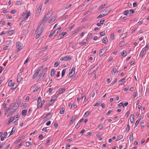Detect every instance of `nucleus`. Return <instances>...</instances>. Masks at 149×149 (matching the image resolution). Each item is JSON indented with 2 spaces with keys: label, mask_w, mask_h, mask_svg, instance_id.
<instances>
[{
  "label": "nucleus",
  "mask_w": 149,
  "mask_h": 149,
  "mask_svg": "<svg viewBox=\"0 0 149 149\" xmlns=\"http://www.w3.org/2000/svg\"><path fill=\"white\" fill-rule=\"evenodd\" d=\"M16 47L17 49L16 51L19 52L22 48V44L20 42H18L16 43Z\"/></svg>",
  "instance_id": "nucleus-1"
},
{
  "label": "nucleus",
  "mask_w": 149,
  "mask_h": 149,
  "mask_svg": "<svg viewBox=\"0 0 149 149\" xmlns=\"http://www.w3.org/2000/svg\"><path fill=\"white\" fill-rule=\"evenodd\" d=\"M61 29V27H60L59 28H58L57 30H56L54 31H53V30H52L51 31V33H50L49 37H51L52 35H53L54 33H56V34H57L60 31V30Z\"/></svg>",
  "instance_id": "nucleus-2"
},
{
  "label": "nucleus",
  "mask_w": 149,
  "mask_h": 149,
  "mask_svg": "<svg viewBox=\"0 0 149 149\" xmlns=\"http://www.w3.org/2000/svg\"><path fill=\"white\" fill-rule=\"evenodd\" d=\"M71 58L70 56H67L64 57H62L61 58L60 60L62 61H67V60L70 61L71 60Z\"/></svg>",
  "instance_id": "nucleus-3"
},
{
  "label": "nucleus",
  "mask_w": 149,
  "mask_h": 149,
  "mask_svg": "<svg viewBox=\"0 0 149 149\" xmlns=\"http://www.w3.org/2000/svg\"><path fill=\"white\" fill-rule=\"evenodd\" d=\"M20 104V101L19 100H17L15 102H14L13 105L16 106V107L18 108Z\"/></svg>",
  "instance_id": "nucleus-4"
},
{
  "label": "nucleus",
  "mask_w": 149,
  "mask_h": 149,
  "mask_svg": "<svg viewBox=\"0 0 149 149\" xmlns=\"http://www.w3.org/2000/svg\"><path fill=\"white\" fill-rule=\"evenodd\" d=\"M53 13V11H52L50 10L48 12V13L47 14L45 15V17H46V18L48 19L52 15Z\"/></svg>",
  "instance_id": "nucleus-5"
},
{
  "label": "nucleus",
  "mask_w": 149,
  "mask_h": 149,
  "mask_svg": "<svg viewBox=\"0 0 149 149\" xmlns=\"http://www.w3.org/2000/svg\"><path fill=\"white\" fill-rule=\"evenodd\" d=\"M77 116H72V119L70 120L69 123V125H71L72 124L74 120L77 118Z\"/></svg>",
  "instance_id": "nucleus-6"
},
{
  "label": "nucleus",
  "mask_w": 149,
  "mask_h": 149,
  "mask_svg": "<svg viewBox=\"0 0 149 149\" xmlns=\"http://www.w3.org/2000/svg\"><path fill=\"white\" fill-rule=\"evenodd\" d=\"M67 33L66 32H63L62 33L60 34V35L58 36V39H60L63 37L65 35H66Z\"/></svg>",
  "instance_id": "nucleus-7"
},
{
  "label": "nucleus",
  "mask_w": 149,
  "mask_h": 149,
  "mask_svg": "<svg viewBox=\"0 0 149 149\" xmlns=\"http://www.w3.org/2000/svg\"><path fill=\"white\" fill-rule=\"evenodd\" d=\"M41 70V69H39L38 71H37L35 72V73L34 74V75L33 76L32 78L33 79H35L37 77L39 72Z\"/></svg>",
  "instance_id": "nucleus-8"
},
{
  "label": "nucleus",
  "mask_w": 149,
  "mask_h": 149,
  "mask_svg": "<svg viewBox=\"0 0 149 149\" xmlns=\"http://www.w3.org/2000/svg\"><path fill=\"white\" fill-rule=\"evenodd\" d=\"M42 8V5L41 4L40 5L39 7L37 9V13H38V14H40V13L41 11V9Z\"/></svg>",
  "instance_id": "nucleus-9"
},
{
  "label": "nucleus",
  "mask_w": 149,
  "mask_h": 149,
  "mask_svg": "<svg viewBox=\"0 0 149 149\" xmlns=\"http://www.w3.org/2000/svg\"><path fill=\"white\" fill-rule=\"evenodd\" d=\"M22 78L21 77L20 74H19L17 76V81L18 82H20L22 80Z\"/></svg>",
  "instance_id": "nucleus-10"
},
{
  "label": "nucleus",
  "mask_w": 149,
  "mask_h": 149,
  "mask_svg": "<svg viewBox=\"0 0 149 149\" xmlns=\"http://www.w3.org/2000/svg\"><path fill=\"white\" fill-rule=\"evenodd\" d=\"M117 71V69L115 68H113L111 71V73L112 75L114 74Z\"/></svg>",
  "instance_id": "nucleus-11"
},
{
  "label": "nucleus",
  "mask_w": 149,
  "mask_h": 149,
  "mask_svg": "<svg viewBox=\"0 0 149 149\" xmlns=\"http://www.w3.org/2000/svg\"><path fill=\"white\" fill-rule=\"evenodd\" d=\"M42 33V31H40V30H39L37 32L36 35V38L37 39L38 38L40 35Z\"/></svg>",
  "instance_id": "nucleus-12"
},
{
  "label": "nucleus",
  "mask_w": 149,
  "mask_h": 149,
  "mask_svg": "<svg viewBox=\"0 0 149 149\" xmlns=\"http://www.w3.org/2000/svg\"><path fill=\"white\" fill-rule=\"evenodd\" d=\"M48 20V19H47L46 17H45V16L44 17L43 19L42 20V21H40V23H45Z\"/></svg>",
  "instance_id": "nucleus-13"
},
{
  "label": "nucleus",
  "mask_w": 149,
  "mask_h": 149,
  "mask_svg": "<svg viewBox=\"0 0 149 149\" xmlns=\"http://www.w3.org/2000/svg\"><path fill=\"white\" fill-rule=\"evenodd\" d=\"M130 121L131 123H132L134 121V115L133 114H132L130 115Z\"/></svg>",
  "instance_id": "nucleus-14"
},
{
  "label": "nucleus",
  "mask_w": 149,
  "mask_h": 149,
  "mask_svg": "<svg viewBox=\"0 0 149 149\" xmlns=\"http://www.w3.org/2000/svg\"><path fill=\"white\" fill-rule=\"evenodd\" d=\"M146 53V52L142 49L140 54V56L142 58L144 55Z\"/></svg>",
  "instance_id": "nucleus-15"
},
{
  "label": "nucleus",
  "mask_w": 149,
  "mask_h": 149,
  "mask_svg": "<svg viewBox=\"0 0 149 149\" xmlns=\"http://www.w3.org/2000/svg\"><path fill=\"white\" fill-rule=\"evenodd\" d=\"M102 42L105 44H107L108 42V40L107 37H104L102 39Z\"/></svg>",
  "instance_id": "nucleus-16"
},
{
  "label": "nucleus",
  "mask_w": 149,
  "mask_h": 149,
  "mask_svg": "<svg viewBox=\"0 0 149 149\" xmlns=\"http://www.w3.org/2000/svg\"><path fill=\"white\" fill-rule=\"evenodd\" d=\"M27 113V110H23L22 111V115L23 116H25L26 115Z\"/></svg>",
  "instance_id": "nucleus-17"
},
{
  "label": "nucleus",
  "mask_w": 149,
  "mask_h": 149,
  "mask_svg": "<svg viewBox=\"0 0 149 149\" xmlns=\"http://www.w3.org/2000/svg\"><path fill=\"white\" fill-rule=\"evenodd\" d=\"M33 88H34L33 92H35V91H37L38 89H39V87L37 85L35 84V86L33 87Z\"/></svg>",
  "instance_id": "nucleus-18"
},
{
  "label": "nucleus",
  "mask_w": 149,
  "mask_h": 149,
  "mask_svg": "<svg viewBox=\"0 0 149 149\" xmlns=\"http://www.w3.org/2000/svg\"><path fill=\"white\" fill-rule=\"evenodd\" d=\"M121 56H126L127 54V52L125 50H123V51L122 52H121Z\"/></svg>",
  "instance_id": "nucleus-19"
},
{
  "label": "nucleus",
  "mask_w": 149,
  "mask_h": 149,
  "mask_svg": "<svg viewBox=\"0 0 149 149\" xmlns=\"http://www.w3.org/2000/svg\"><path fill=\"white\" fill-rule=\"evenodd\" d=\"M17 87V84L16 83L13 84L12 85V87L10 88L11 90H14Z\"/></svg>",
  "instance_id": "nucleus-20"
},
{
  "label": "nucleus",
  "mask_w": 149,
  "mask_h": 149,
  "mask_svg": "<svg viewBox=\"0 0 149 149\" xmlns=\"http://www.w3.org/2000/svg\"><path fill=\"white\" fill-rule=\"evenodd\" d=\"M126 78L125 77L123 79L120 80L119 81V82H121L120 83V84H123V83H124L125 82V80Z\"/></svg>",
  "instance_id": "nucleus-21"
},
{
  "label": "nucleus",
  "mask_w": 149,
  "mask_h": 149,
  "mask_svg": "<svg viewBox=\"0 0 149 149\" xmlns=\"http://www.w3.org/2000/svg\"><path fill=\"white\" fill-rule=\"evenodd\" d=\"M14 117H13V116L11 117L9 120L7 124H9L10 123L12 122L13 120H14Z\"/></svg>",
  "instance_id": "nucleus-22"
},
{
  "label": "nucleus",
  "mask_w": 149,
  "mask_h": 149,
  "mask_svg": "<svg viewBox=\"0 0 149 149\" xmlns=\"http://www.w3.org/2000/svg\"><path fill=\"white\" fill-rule=\"evenodd\" d=\"M65 90V88H63L61 90L59 91L57 95H59L60 94L62 93L63 92H64Z\"/></svg>",
  "instance_id": "nucleus-23"
},
{
  "label": "nucleus",
  "mask_w": 149,
  "mask_h": 149,
  "mask_svg": "<svg viewBox=\"0 0 149 149\" xmlns=\"http://www.w3.org/2000/svg\"><path fill=\"white\" fill-rule=\"evenodd\" d=\"M13 106V104H11L9 108L8 109H7L5 113H7L9 110L11 109L12 107H11Z\"/></svg>",
  "instance_id": "nucleus-24"
},
{
  "label": "nucleus",
  "mask_w": 149,
  "mask_h": 149,
  "mask_svg": "<svg viewBox=\"0 0 149 149\" xmlns=\"http://www.w3.org/2000/svg\"><path fill=\"white\" fill-rule=\"evenodd\" d=\"M55 71L54 69H52L51 71V76L53 77L54 75Z\"/></svg>",
  "instance_id": "nucleus-25"
},
{
  "label": "nucleus",
  "mask_w": 149,
  "mask_h": 149,
  "mask_svg": "<svg viewBox=\"0 0 149 149\" xmlns=\"http://www.w3.org/2000/svg\"><path fill=\"white\" fill-rule=\"evenodd\" d=\"M15 128H14V127H13L12 130H11V132L10 134V136L12 135L15 132Z\"/></svg>",
  "instance_id": "nucleus-26"
},
{
  "label": "nucleus",
  "mask_w": 149,
  "mask_h": 149,
  "mask_svg": "<svg viewBox=\"0 0 149 149\" xmlns=\"http://www.w3.org/2000/svg\"><path fill=\"white\" fill-rule=\"evenodd\" d=\"M55 17H53L49 21V23H51L54 21L55 20Z\"/></svg>",
  "instance_id": "nucleus-27"
},
{
  "label": "nucleus",
  "mask_w": 149,
  "mask_h": 149,
  "mask_svg": "<svg viewBox=\"0 0 149 149\" xmlns=\"http://www.w3.org/2000/svg\"><path fill=\"white\" fill-rule=\"evenodd\" d=\"M130 13H129V15L130 16H131L132 14L134 13L135 12V10L133 9H131L130 10Z\"/></svg>",
  "instance_id": "nucleus-28"
},
{
  "label": "nucleus",
  "mask_w": 149,
  "mask_h": 149,
  "mask_svg": "<svg viewBox=\"0 0 149 149\" xmlns=\"http://www.w3.org/2000/svg\"><path fill=\"white\" fill-rule=\"evenodd\" d=\"M15 107L16 106H15L13 105V106L11 108L12 110L15 112L16 111V110L18 109V108H17Z\"/></svg>",
  "instance_id": "nucleus-29"
},
{
  "label": "nucleus",
  "mask_w": 149,
  "mask_h": 149,
  "mask_svg": "<svg viewBox=\"0 0 149 149\" xmlns=\"http://www.w3.org/2000/svg\"><path fill=\"white\" fill-rule=\"evenodd\" d=\"M148 45H146V47H145L143 48L142 49L144 51H145V52H146V50L148 49Z\"/></svg>",
  "instance_id": "nucleus-30"
},
{
  "label": "nucleus",
  "mask_w": 149,
  "mask_h": 149,
  "mask_svg": "<svg viewBox=\"0 0 149 149\" xmlns=\"http://www.w3.org/2000/svg\"><path fill=\"white\" fill-rule=\"evenodd\" d=\"M106 15V14L105 15L104 14H100L97 17V18H101L102 17H104V16H105Z\"/></svg>",
  "instance_id": "nucleus-31"
},
{
  "label": "nucleus",
  "mask_w": 149,
  "mask_h": 149,
  "mask_svg": "<svg viewBox=\"0 0 149 149\" xmlns=\"http://www.w3.org/2000/svg\"><path fill=\"white\" fill-rule=\"evenodd\" d=\"M15 112V111L13 110L10 111L8 113L7 116H10L13 114V113H14Z\"/></svg>",
  "instance_id": "nucleus-32"
},
{
  "label": "nucleus",
  "mask_w": 149,
  "mask_h": 149,
  "mask_svg": "<svg viewBox=\"0 0 149 149\" xmlns=\"http://www.w3.org/2000/svg\"><path fill=\"white\" fill-rule=\"evenodd\" d=\"M64 111H65V109L64 107H63L61 110L60 111V113L61 114H63L64 113Z\"/></svg>",
  "instance_id": "nucleus-33"
},
{
  "label": "nucleus",
  "mask_w": 149,
  "mask_h": 149,
  "mask_svg": "<svg viewBox=\"0 0 149 149\" xmlns=\"http://www.w3.org/2000/svg\"><path fill=\"white\" fill-rule=\"evenodd\" d=\"M26 145L27 146H29L31 145V142L29 141H28L26 142Z\"/></svg>",
  "instance_id": "nucleus-34"
},
{
  "label": "nucleus",
  "mask_w": 149,
  "mask_h": 149,
  "mask_svg": "<svg viewBox=\"0 0 149 149\" xmlns=\"http://www.w3.org/2000/svg\"><path fill=\"white\" fill-rule=\"evenodd\" d=\"M52 104V103H48L44 107V109H46L48 106H49L50 105Z\"/></svg>",
  "instance_id": "nucleus-35"
},
{
  "label": "nucleus",
  "mask_w": 149,
  "mask_h": 149,
  "mask_svg": "<svg viewBox=\"0 0 149 149\" xmlns=\"http://www.w3.org/2000/svg\"><path fill=\"white\" fill-rule=\"evenodd\" d=\"M66 72V70L65 69H64L62 71V77H63L64 76V75L65 74Z\"/></svg>",
  "instance_id": "nucleus-36"
},
{
  "label": "nucleus",
  "mask_w": 149,
  "mask_h": 149,
  "mask_svg": "<svg viewBox=\"0 0 149 149\" xmlns=\"http://www.w3.org/2000/svg\"><path fill=\"white\" fill-rule=\"evenodd\" d=\"M115 38L114 33H112L110 36V38L112 40H113Z\"/></svg>",
  "instance_id": "nucleus-37"
},
{
  "label": "nucleus",
  "mask_w": 149,
  "mask_h": 149,
  "mask_svg": "<svg viewBox=\"0 0 149 149\" xmlns=\"http://www.w3.org/2000/svg\"><path fill=\"white\" fill-rule=\"evenodd\" d=\"M41 101V97L40 96L39 97L38 99V103H40Z\"/></svg>",
  "instance_id": "nucleus-38"
},
{
  "label": "nucleus",
  "mask_w": 149,
  "mask_h": 149,
  "mask_svg": "<svg viewBox=\"0 0 149 149\" xmlns=\"http://www.w3.org/2000/svg\"><path fill=\"white\" fill-rule=\"evenodd\" d=\"M15 32V30H10L9 31H8V33H9L10 34H13Z\"/></svg>",
  "instance_id": "nucleus-39"
},
{
  "label": "nucleus",
  "mask_w": 149,
  "mask_h": 149,
  "mask_svg": "<svg viewBox=\"0 0 149 149\" xmlns=\"http://www.w3.org/2000/svg\"><path fill=\"white\" fill-rule=\"evenodd\" d=\"M141 118H140L139 120H137L136 121V123H135V127H136L137 126V125L139 123V121L141 120Z\"/></svg>",
  "instance_id": "nucleus-40"
},
{
  "label": "nucleus",
  "mask_w": 149,
  "mask_h": 149,
  "mask_svg": "<svg viewBox=\"0 0 149 149\" xmlns=\"http://www.w3.org/2000/svg\"><path fill=\"white\" fill-rule=\"evenodd\" d=\"M130 129V127L129 124H128L127 127L126 129V130L127 132H128Z\"/></svg>",
  "instance_id": "nucleus-41"
},
{
  "label": "nucleus",
  "mask_w": 149,
  "mask_h": 149,
  "mask_svg": "<svg viewBox=\"0 0 149 149\" xmlns=\"http://www.w3.org/2000/svg\"><path fill=\"white\" fill-rule=\"evenodd\" d=\"M23 143H21L19 145H18L16 146L15 148L16 149H18L19 147L23 145Z\"/></svg>",
  "instance_id": "nucleus-42"
},
{
  "label": "nucleus",
  "mask_w": 149,
  "mask_h": 149,
  "mask_svg": "<svg viewBox=\"0 0 149 149\" xmlns=\"http://www.w3.org/2000/svg\"><path fill=\"white\" fill-rule=\"evenodd\" d=\"M105 6L106 5L105 4L102 5L99 8V9L100 10L102 9L103 8H104L105 7Z\"/></svg>",
  "instance_id": "nucleus-43"
},
{
  "label": "nucleus",
  "mask_w": 149,
  "mask_h": 149,
  "mask_svg": "<svg viewBox=\"0 0 149 149\" xmlns=\"http://www.w3.org/2000/svg\"><path fill=\"white\" fill-rule=\"evenodd\" d=\"M74 73L72 74V72H70L69 75H68V77L69 78H71L72 77L73 75H74Z\"/></svg>",
  "instance_id": "nucleus-44"
},
{
  "label": "nucleus",
  "mask_w": 149,
  "mask_h": 149,
  "mask_svg": "<svg viewBox=\"0 0 149 149\" xmlns=\"http://www.w3.org/2000/svg\"><path fill=\"white\" fill-rule=\"evenodd\" d=\"M129 139L130 141H132L133 140V134H132L131 135H130Z\"/></svg>",
  "instance_id": "nucleus-45"
},
{
  "label": "nucleus",
  "mask_w": 149,
  "mask_h": 149,
  "mask_svg": "<svg viewBox=\"0 0 149 149\" xmlns=\"http://www.w3.org/2000/svg\"><path fill=\"white\" fill-rule=\"evenodd\" d=\"M75 70V68L74 67H73L70 72H72V74H73L72 73L73 72V73L74 74Z\"/></svg>",
  "instance_id": "nucleus-46"
},
{
  "label": "nucleus",
  "mask_w": 149,
  "mask_h": 149,
  "mask_svg": "<svg viewBox=\"0 0 149 149\" xmlns=\"http://www.w3.org/2000/svg\"><path fill=\"white\" fill-rule=\"evenodd\" d=\"M17 4L18 5H21L22 4V2L20 1H17Z\"/></svg>",
  "instance_id": "nucleus-47"
},
{
  "label": "nucleus",
  "mask_w": 149,
  "mask_h": 149,
  "mask_svg": "<svg viewBox=\"0 0 149 149\" xmlns=\"http://www.w3.org/2000/svg\"><path fill=\"white\" fill-rule=\"evenodd\" d=\"M103 127V126L102 124H100L98 126V128L100 130H101Z\"/></svg>",
  "instance_id": "nucleus-48"
},
{
  "label": "nucleus",
  "mask_w": 149,
  "mask_h": 149,
  "mask_svg": "<svg viewBox=\"0 0 149 149\" xmlns=\"http://www.w3.org/2000/svg\"><path fill=\"white\" fill-rule=\"evenodd\" d=\"M90 112H89V111H87L84 114V116H87L89 114Z\"/></svg>",
  "instance_id": "nucleus-49"
},
{
  "label": "nucleus",
  "mask_w": 149,
  "mask_h": 149,
  "mask_svg": "<svg viewBox=\"0 0 149 149\" xmlns=\"http://www.w3.org/2000/svg\"><path fill=\"white\" fill-rule=\"evenodd\" d=\"M117 81V79L115 78L114 80L111 83V84L110 85H111V84L113 85V84H114Z\"/></svg>",
  "instance_id": "nucleus-50"
},
{
  "label": "nucleus",
  "mask_w": 149,
  "mask_h": 149,
  "mask_svg": "<svg viewBox=\"0 0 149 149\" xmlns=\"http://www.w3.org/2000/svg\"><path fill=\"white\" fill-rule=\"evenodd\" d=\"M128 13H129V11L128 10H125L124 12V14L125 15H127Z\"/></svg>",
  "instance_id": "nucleus-51"
},
{
  "label": "nucleus",
  "mask_w": 149,
  "mask_h": 149,
  "mask_svg": "<svg viewBox=\"0 0 149 149\" xmlns=\"http://www.w3.org/2000/svg\"><path fill=\"white\" fill-rule=\"evenodd\" d=\"M52 116L51 115V116H47L46 118V120H45V121H46V120H49L51 118H52Z\"/></svg>",
  "instance_id": "nucleus-52"
},
{
  "label": "nucleus",
  "mask_w": 149,
  "mask_h": 149,
  "mask_svg": "<svg viewBox=\"0 0 149 149\" xmlns=\"http://www.w3.org/2000/svg\"><path fill=\"white\" fill-rule=\"evenodd\" d=\"M45 102V101L44 100H43L42 101H41V104L40 105V107H42Z\"/></svg>",
  "instance_id": "nucleus-53"
},
{
  "label": "nucleus",
  "mask_w": 149,
  "mask_h": 149,
  "mask_svg": "<svg viewBox=\"0 0 149 149\" xmlns=\"http://www.w3.org/2000/svg\"><path fill=\"white\" fill-rule=\"evenodd\" d=\"M56 98V95H54L52 97V100L54 101Z\"/></svg>",
  "instance_id": "nucleus-54"
},
{
  "label": "nucleus",
  "mask_w": 149,
  "mask_h": 149,
  "mask_svg": "<svg viewBox=\"0 0 149 149\" xmlns=\"http://www.w3.org/2000/svg\"><path fill=\"white\" fill-rule=\"evenodd\" d=\"M127 35V33H124V34H123L121 36V38H124V37L126 36V35Z\"/></svg>",
  "instance_id": "nucleus-55"
},
{
  "label": "nucleus",
  "mask_w": 149,
  "mask_h": 149,
  "mask_svg": "<svg viewBox=\"0 0 149 149\" xmlns=\"http://www.w3.org/2000/svg\"><path fill=\"white\" fill-rule=\"evenodd\" d=\"M105 32L104 31H102L101 33H100V35L101 36H103L105 35Z\"/></svg>",
  "instance_id": "nucleus-56"
},
{
  "label": "nucleus",
  "mask_w": 149,
  "mask_h": 149,
  "mask_svg": "<svg viewBox=\"0 0 149 149\" xmlns=\"http://www.w3.org/2000/svg\"><path fill=\"white\" fill-rule=\"evenodd\" d=\"M13 117H14V120H17L19 119V117L18 115H16L15 116H13Z\"/></svg>",
  "instance_id": "nucleus-57"
},
{
  "label": "nucleus",
  "mask_w": 149,
  "mask_h": 149,
  "mask_svg": "<svg viewBox=\"0 0 149 149\" xmlns=\"http://www.w3.org/2000/svg\"><path fill=\"white\" fill-rule=\"evenodd\" d=\"M104 54V53H102V51L100 50L99 53L100 56L101 57Z\"/></svg>",
  "instance_id": "nucleus-58"
},
{
  "label": "nucleus",
  "mask_w": 149,
  "mask_h": 149,
  "mask_svg": "<svg viewBox=\"0 0 149 149\" xmlns=\"http://www.w3.org/2000/svg\"><path fill=\"white\" fill-rule=\"evenodd\" d=\"M105 21V19H102V20H101L100 22V24H103L104 23V22Z\"/></svg>",
  "instance_id": "nucleus-59"
},
{
  "label": "nucleus",
  "mask_w": 149,
  "mask_h": 149,
  "mask_svg": "<svg viewBox=\"0 0 149 149\" xmlns=\"http://www.w3.org/2000/svg\"><path fill=\"white\" fill-rule=\"evenodd\" d=\"M51 141V140L50 139H48L46 141V144L47 145H48V144H49L50 142Z\"/></svg>",
  "instance_id": "nucleus-60"
},
{
  "label": "nucleus",
  "mask_w": 149,
  "mask_h": 149,
  "mask_svg": "<svg viewBox=\"0 0 149 149\" xmlns=\"http://www.w3.org/2000/svg\"><path fill=\"white\" fill-rule=\"evenodd\" d=\"M92 35L93 34L92 33H89L87 37L90 38L92 36Z\"/></svg>",
  "instance_id": "nucleus-61"
},
{
  "label": "nucleus",
  "mask_w": 149,
  "mask_h": 149,
  "mask_svg": "<svg viewBox=\"0 0 149 149\" xmlns=\"http://www.w3.org/2000/svg\"><path fill=\"white\" fill-rule=\"evenodd\" d=\"M86 42H80L79 43V44L80 45H86Z\"/></svg>",
  "instance_id": "nucleus-62"
},
{
  "label": "nucleus",
  "mask_w": 149,
  "mask_h": 149,
  "mask_svg": "<svg viewBox=\"0 0 149 149\" xmlns=\"http://www.w3.org/2000/svg\"><path fill=\"white\" fill-rule=\"evenodd\" d=\"M59 64V62H56L54 64V66L55 67H57L58 66Z\"/></svg>",
  "instance_id": "nucleus-63"
},
{
  "label": "nucleus",
  "mask_w": 149,
  "mask_h": 149,
  "mask_svg": "<svg viewBox=\"0 0 149 149\" xmlns=\"http://www.w3.org/2000/svg\"><path fill=\"white\" fill-rule=\"evenodd\" d=\"M10 13L12 14H15L16 13V11L15 10L13 9L12 10Z\"/></svg>",
  "instance_id": "nucleus-64"
}]
</instances>
